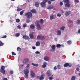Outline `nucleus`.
<instances>
[{
    "instance_id": "nucleus-7",
    "label": "nucleus",
    "mask_w": 80,
    "mask_h": 80,
    "mask_svg": "<svg viewBox=\"0 0 80 80\" xmlns=\"http://www.w3.org/2000/svg\"><path fill=\"white\" fill-rule=\"evenodd\" d=\"M28 61H29V59L28 58H25L24 59L23 61V63H24V64H25L27 63V62H28Z\"/></svg>"
},
{
    "instance_id": "nucleus-24",
    "label": "nucleus",
    "mask_w": 80,
    "mask_h": 80,
    "mask_svg": "<svg viewBox=\"0 0 80 80\" xmlns=\"http://www.w3.org/2000/svg\"><path fill=\"white\" fill-rule=\"evenodd\" d=\"M68 44V45H70L71 44H72V41L71 40H69L67 42Z\"/></svg>"
},
{
    "instance_id": "nucleus-59",
    "label": "nucleus",
    "mask_w": 80,
    "mask_h": 80,
    "mask_svg": "<svg viewBox=\"0 0 80 80\" xmlns=\"http://www.w3.org/2000/svg\"><path fill=\"white\" fill-rule=\"evenodd\" d=\"M53 68L54 69V70H56L57 69V67L56 66H55V67Z\"/></svg>"
},
{
    "instance_id": "nucleus-31",
    "label": "nucleus",
    "mask_w": 80,
    "mask_h": 80,
    "mask_svg": "<svg viewBox=\"0 0 80 80\" xmlns=\"http://www.w3.org/2000/svg\"><path fill=\"white\" fill-rule=\"evenodd\" d=\"M31 65H32L33 66H35V67H38V64H35L33 63L31 64Z\"/></svg>"
},
{
    "instance_id": "nucleus-36",
    "label": "nucleus",
    "mask_w": 80,
    "mask_h": 80,
    "mask_svg": "<svg viewBox=\"0 0 80 80\" xmlns=\"http://www.w3.org/2000/svg\"><path fill=\"white\" fill-rule=\"evenodd\" d=\"M21 10H22V9L21 8H18L17 9V12H20Z\"/></svg>"
},
{
    "instance_id": "nucleus-62",
    "label": "nucleus",
    "mask_w": 80,
    "mask_h": 80,
    "mask_svg": "<svg viewBox=\"0 0 80 80\" xmlns=\"http://www.w3.org/2000/svg\"><path fill=\"white\" fill-rule=\"evenodd\" d=\"M79 70H80V69H79L78 68H76V70L77 71H79Z\"/></svg>"
},
{
    "instance_id": "nucleus-50",
    "label": "nucleus",
    "mask_w": 80,
    "mask_h": 80,
    "mask_svg": "<svg viewBox=\"0 0 80 80\" xmlns=\"http://www.w3.org/2000/svg\"><path fill=\"white\" fill-rule=\"evenodd\" d=\"M48 4H51V3H52V1H51L49 0L48 1Z\"/></svg>"
},
{
    "instance_id": "nucleus-16",
    "label": "nucleus",
    "mask_w": 80,
    "mask_h": 80,
    "mask_svg": "<svg viewBox=\"0 0 80 80\" xmlns=\"http://www.w3.org/2000/svg\"><path fill=\"white\" fill-rule=\"evenodd\" d=\"M35 6L36 7H39V2H35Z\"/></svg>"
},
{
    "instance_id": "nucleus-57",
    "label": "nucleus",
    "mask_w": 80,
    "mask_h": 80,
    "mask_svg": "<svg viewBox=\"0 0 80 80\" xmlns=\"http://www.w3.org/2000/svg\"><path fill=\"white\" fill-rule=\"evenodd\" d=\"M37 78L38 79H39L40 80V77L39 76H38L37 77Z\"/></svg>"
},
{
    "instance_id": "nucleus-34",
    "label": "nucleus",
    "mask_w": 80,
    "mask_h": 80,
    "mask_svg": "<svg viewBox=\"0 0 80 80\" xmlns=\"http://www.w3.org/2000/svg\"><path fill=\"white\" fill-rule=\"evenodd\" d=\"M1 72L3 74H5V70H4L1 71Z\"/></svg>"
},
{
    "instance_id": "nucleus-60",
    "label": "nucleus",
    "mask_w": 80,
    "mask_h": 80,
    "mask_svg": "<svg viewBox=\"0 0 80 80\" xmlns=\"http://www.w3.org/2000/svg\"><path fill=\"white\" fill-rule=\"evenodd\" d=\"M68 22H70V23H72V20H68Z\"/></svg>"
},
{
    "instance_id": "nucleus-5",
    "label": "nucleus",
    "mask_w": 80,
    "mask_h": 80,
    "mask_svg": "<svg viewBox=\"0 0 80 80\" xmlns=\"http://www.w3.org/2000/svg\"><path fill=\"white\" fill-rule=\"evenodd\" d=\"M72 66V65L71 64H69L68 63H66L64 64V67H71Z\"/></svg>"
},
{
    "instance_id": "nucleus-19",
    "label": "nucleus",
    "mask_w": 80,
    "mask_h": 80,
    "mask_svg": "<svg viewBox=\"0 0 80 80\" xmlns=\"http://www.w3.org/2000/svg\"><path fill=\"white\" fill-rule=\"evenodd\" d=\"M30 12L31 13H37V11L34 9L31 10Z\"/></svg>"
},
{
    "instance_id": "nucleus-6",
    "label": "nucleus",
    "mask_w": 80,
    "mask_h": 80,
    "mask_svg": "<svg viewBox=\"0 0 80 80\" xmlns=\"http://www.w3.org/2000/svg\"><path fill=\"white\" fill-rule=\"evenodd\" d=\"M22 37L23 38L25 39V40H29L30 39V38L28 36L25 35H22Z\"/></svg>"
},
{
    "instance_id": "nucleus-25",
    "label": "nucleus",
    "mask_w": 80,
    "mask_h": 80,
    "mask_svg": "<svg viewBox=\"0 0 80 80\" xmlns=\"http://www.w3.org/2000/svg\"><path fill=\"white\" fill-rule=\"evenodd\" d=\"M44 79V77L43 75H41L40 77V80H43Z\"/></svg>"
},
{
    "instance_id": "nucleus-29",
    "label": "nucleus",
    "mask_w": 80,
    "mask_h": 80,
    "mask_svg": "<svg viewBox=\"0 0 80 80\" xmlns=\"http://www.w3.org/2000/svg\"><path fill=\"white\" fill-rule=\"evenodd\" d=\"M76 77L75 76H73L71 78V80H75Z\"/></svg>"
},
{
    "instance_id": "nucleus-20",
    "label": "nucleus",
    "mask_w": 80,
    "mask_h": 80,
    "mask_svg": "<svg viewBox=\"0 0 80 80\" xmlns=\"http://www.w3.org/2000/svg\"><path fill=\"white\" fill-rule=\"evenodd\" d=\"M36 46H40V42L39 41H37L36 43Z\"/></svg>"
},
{
    "instance_id": "nucleus-17",
    "label": "nucleus",
    "mask_w": 80,
    "mask_h": 80,
    "mask_svg": "<svg viewBox=\"0 0 80 80\" xmlns=\"http://www.w3.org/2000/svg\"><path fill=\"white\" fill-rule=\"evenodd\" d=\"M50 19L51 20H53V19H54V15L52 14L50 16Z\"/></svg>"
},
{
    "instance_id": "nucleus-40",
    "label": "nucleus",
    "mask_w": 80,
    "mask_h": 80,
    "mask_svg": "<svg viewBox=\"0 0 80 80\" xmlns=\"http://www.w3.org/2000/svg\"><path fill=\"white\" fill-rule=\"evenodd\" d=\"M27 27V24L25 23L23 25V27L24 28H25V27Z\"/></svg>"
},
{
    "instance_id": "nucleus-42",
    "label": "nucleus",
    "mask_w": 80,
    "mask_h": 80,
    "mask_svg": "<svg viewBox=\"0 0 80 80\" xmlns=\"http://www.w3.org/2000/svg\"><path fill=\"white\" fill-rule=\"evenodd\" d=\"M26 23H29L30 22V19H28L26 20Z\"/></svg>"
},
{
    "instance_id": "nucleus-49",
    "label": "nucleus",
    "mask_w": 80,
    "mask_h": 80,
    "mask_svg": "<svg viewBox=\"0 0 80 80\" xmlns=\"http://www.w3.org/2000/svg\"><path fill=\"white\" fill-rule=\"evenodd\" d=\"M60 5H61V6H62V5H63V3L62 2H60Z\"/></svg>"
},
{
    "instance_id": "nucleus-47",
    "label": "nucleus",
    "mask_w": 80,
    "mask_h": 80,
    "mask_svg": "<svg viewBox=\"0 0 80 80\" xmlns=\"http://www.w3.org/2000/svg\"><path fill=\"white\" fill-rule=\"evenodd\" d=\"M12 55H16V53H15L14 52H12Z\"/></svg>"
},
{
    "instance_id": "nucleus-14",
    "label": "nucleus",
    "mask_w": 80,
    "mask_h": 80,
    "mask_svg": "<svg viewBox=\"0 0 80 80\" xmlns=\"http://www.w3.org/2000/svg\"><path fill=\"white\" fill-rule=\"evenodd\" d=\"M57 34L58 35H61L62 34L61 30H58L57 32Z\"/></svg>"
},
{
    "instance_id": "nucleus-11",
    "label": "nucleus",
    "mask_w": 80,
    "mask_h": 80,
    "mask_svg": "<svg viewBox=\"0 0 80 80\" xmlns=\"http://www.w3.org/2000/svg\"><path fill=\"white\" fill-rule=\"evenodd\" d=\"M50 72V70H48L47 71V75L48 77H50L52 75V73Z\"/></svg>"
},
{
    "instance_id": "nucleus-22",
    "label": "nucleus",
    "mask_w": 80,
    "mask_h": 80,
    "mask_svg": "<svg viewBox=\"0 0 80 80\" xmlns=\"http://www.w3.org/2000/svg\"><path fill=\"white\" fill-rule=\"evenodd\" d=\"M53 6H49L47 8V9H48L49 10H51L52 9H53Z\"/></svg>"
},
{
    "instance_id": "nucleus-8",
    "label": "nucleus",
    "mask_w": 80,
    "mask_h": 80,
    "mask_svg": "<svg viewBox=\"0 0 80 80\" xmlns=\"http://www.w3.org/2000/svg\"><path fill=\"white\" fill-rule=\"evenodd\" d=\"M47 65H48V63L46 62H44L43 63V65H42V68H45V67H47Z\"/></svg>"
},
{
    "instance_id": "nucleus-9",
    "label": "nucleus",
    "mask_w": 80,
    "mask_h": 80,
    "mask_svg": "<svg viewBox=\"0 0 80 80\" xmlns=\"http://www.w3.org/2000/svg\"><path fill=\"white\" fill-rule=\"evenodd\" d=\"M31 75L32 77H35V76H36L35 73H33V71L31 72Z\"/></svg>"
},
{
    "instance_id": "nucleus-39",
    "label": "nucleus",
    "mask_w": 80,
    "mask_h": 80,
    "mask_svg": "<svg viewBox=\"0 0 80 80\" xmlns=\"http://www.w3.org/2000/svg\"><path fill=\"white\" fill-rule=\"evenodd\" d=\"M76 23L77 24H80V20H77L76 22Z\"/></svg>"
},
{
    "instance_id": "nucleus-38",
    "label": "nucleus",
    "mask_w": 80,
    "mask_h": 80,
    "mask_svg": "<svg viewBox=\"0 0 80 80\" xmlns=\"http://www.w3.org/2000/svg\"><path fill=\"white\" fill-rule=\"evenodd\" d=\"M1 69L2 70H3L5 69V66H2L1 67Z\"/></svg>"
},
{
    "instance_id": "nucleus-45",
    "label": "nucleus",
    "mask_w": 80,
    "mask_h": 80,
    "mask_svg": "<svg viewBox=\"0 0 80 80\" xmlns=\"http://www.w3.org/2000/svg\"><path fill=\"white\" fill-rule=\"evenodd\" d=\"M25 78H28V74L25 75Z\"/></svg>"
},
{
    "instance_id": "nucleus-10",
    "label": "nucleus",
    "mask_w": 80,
    "mask_h": 80,
    "mask_svg": "<svg viewBox=\"0 0 80 80\" xmlns=\"http://www.w3.org/2000/svg\"><path fill=\"white\" fill-rule=\"evenodd\" d=\"M70 14V11H66L65 12V15L66 17H67L68 16H69Z\"/></svg>"
},
{
    "instance_id": "nucleus-26",
    "label": "nucleus",
    "mask_w": 80,
    "mask_h": 80,
    "mask_svg": "<svg viewBox=\"0 0 80 80\" xmlns=\"http://www.w3.org/2000/svg\"><path fill=\"white\" fill-rule=\"evenodd\" d=\"M20 33H16L15 34V36L16 37H18L20 36Z\"/></svg>"
},
{
    "instance_id": "nucleus-23",
    "label": "nucleus",
    "mask_w": 80,
    "mask_h": 80,
    "mask_svg": "<svg viewBox=\"0 0 80 80\" xmlns=\"http://www.w3.org/2000/svg\"><path fill=\"white\" fill-rule=\"evenodd\" d=\"M24 11H25L24 10H23L22 11H21L20 12V15H23V13Z\"/></svg>"
},
{
    "instance_id": "nucleus-30",
    "label": "nucleus",
    "mask_w": 80,
    "mask_h": 80,
    "mask_svg": "<svg viewBox=\"0 0 80 80\" xmlns=\"http://www.w3.org/2000/svg\"><path fill=\"white\" fill-rule=\"evenodd\" d=\"M37 39L38 40H41V36L40 35H38L37 38Z\"/></svg>"
},
{
    "instance_id": "nucleus-33",
    "label": "nucleus",
    "mask_w": 80,
    "mask_h": 80,
    "mask_svg": "<svg viewBox=\"0 0 80 80\" xmlns=\"http://www.w3.org/2000/svg\"><path fill=\"white\" fill-rule=\"evenodd\" d=\"M40 23L42 25L43 23V19H41L40 20Z\"/></svg>"
},
{
    "instance_id": "nucleus-56",
    "label": "nucleus",
    "mask_w": 80,
    "mask_h": 80,
    "mask_svg": "<svg viewBox=\"0 0 80 80\" xmlns=\"http://www.w3.org/2000/svg\"><path fill=\"white\" fill-rule=\"evenodd\" d=\"M60 11H61V12L62 13H64V12L63 11V10H61Z\"/></svg>"
},
{
    "instance_id": "nucleus-37",
    "label": "nucleus",
    "mask_w": 80,
    "mask_h": 80,
    "mask_svg": "<svg viewBox=\"0 0 80 80\" xmlns=\"http://www.w3.org/2000/svg\"><path fill=\"white\" fill-rule=\"evenodd\" d=\"M16 21L17 23H19V22H20V19L18 18L16 19Z\"/></svg>"
},
{
    "instance_id": "nucleus-41",
    "label": "nucleus",
    "mask_w": 80,
    "mask_h": 80,
    "mask_svg": "<svg viewBox=\"0 0 80 80\" xmlns=\"http://www.w3.org/2000/svg\"><path fill=\"white\" fill-rule=\"evenodd\" d=\"M56 46L57 47H59L60 48L62 45H61L60 44H57Z\"/></svg>"
},
{
    "instance_id": "nucleus-3",
    "label": "nucleus",
    "mask_w": 80,
    "mask_h": 80,
    "mask_svg": "<svg viewBox=\"0 0 80 80\" xmlns=\"http://www.w3.org/2000/svg\"><path fill=\"white\" fill-rule=\"evenodd\" d=\"M39 21L38 20L35 22V24H36V25H37V29L38 30H40L41 29V27H40V24H39Z\"/></svg>"
},
{
    "instance_id": "nucleus-46",
    "label": "nucleus",
    "mask_w": 80,
    "mask_h": 80,
    "mask_svg": "<svg viewBox=\"0 0 80 80\" xmlns=\"http://www.w3.org/2000/svg\"><path fill=\"white\" fill-rule=\"evenodd\" d=\"M57 67L58 68H59V69H60V68H61L60 67V65H57Z\"/></svg>"
},
{
    "instance_id": "nucleus-43",
    "label": "nucleus",
    "mask_w": 80,
    "mask_h": 80,
    "mask_svg": "<svg viewBox=\"0 0 80 80\" xmlns=\"http://www.w3.org/2000/svg\"><path fill=\"white\" fill-rule=\"evenodd\" d=\"M3 42L1 41H0V46H3Z\"/></svg>"
},
{
    "instance_id": "nucleus-58",
    "label": "nucleus",
    "mask_w": 80,
    "mask_h": 80,
    "mask_svg": "<svg viewBox=\"0 0 80 80\" xmlns=\"http://www.w3.org/2000/svg\"><path fill=\"white\" fill-rule=\"evenodd\" d=\"M2 38H7V36L5 35L4 36L2 37Z\"/></svg>"
},
{
    "instance_id": "nucleus-35",
    "label": "nucleus",
    "mask_w": 80,
    "mask_h": 80,
    "mask_svg": "<svg viewBox=\"0 0 80 80\" xmlns=\"http://www.w3.org/2000/svg\"><path fill=\"white\" fill-rule=\"evenodd\" d=\"M17 50L18 52H20L21 51V48L20 47H18L17 48Z\"/></svg>"
},
{
    "instance_id": "nucleus-28",
    "label": "nucleus",
    "mask_w": 80,
    "mask_h": 80,
    "mask_svg": "<svg viewBox=\"0 0 80 80\" xmlns=\"http://www.w3.org/2000/svg\"><path fill=\"white\" fill-rule=\"evenodd\" d=\"M64 28H65V26H62L59 29L60 30H62V31H64Z\"/></svg>"
},
{
    "instance_id": "nucleus-55",
    "label": "nucleus",
    "mask_w": 80,
    "mask_h": 80,
    "mask_svg": "<svg viewBox=\"0 0 80 80\" xmlns=\"http://www.w3.org/2000/svg\"><path fill=\"white\" fill-rule=\"evenodd\" d=\"M10 72L11 74H13V71L11 70L10 71Z\"/></svg>"
},
{
    "instance_id": "nucleus-12",
    "label": "nucleus",
    "mask_w": 80,
    "mask_h": 80,
    "mask_svg": "<svg viewBox=\"0 0 80 80\" xmlns=\"http://www.w3.org/2000/svg\"><path fill=\"white\" fill-rule=\"evenodd\" d=\"M64 5L65 7H67V8H69L70 6V2L69 3H66L64 4Z\"/></svg>"
},
{
    "instance_id": "nucleus-21",
    "label": "nucleus",
    "mask_w": 80,
    "mask_h": 80,
    "mask_svg": "<svg viewBox=\"0 0 80 80\" xmlns=\"http://www.w3.org/2000/svg\"><path fill=\"white\" fill-rule=\"evenodd\" d=\"M29 73V71L28 70H27L24 71V74L25 75H28Z\"/></svg>"
},
{
    "instance_id": "nucleus-27",
    "label": "nucleus",
    "mask_w": 80,
    "mask_h": 80,
    "mask_svg": "<svg viewBox=\"0 0 80 80\" xmlns=\"http://www.w3.org/2000/svg\"><path fill=\"white\" fill-rule=\"evenodd\" d=\"M29 37L30 38H33V34H29Z\"/></svg>"
},
{
    "instance_id": "nucleus-1",
    "label": "nucleus",
    "mask_w": 80,
    "mask_h": 80,
    "mask_svg": "<svg viewBox=\"0 0 80 80\" xmlns=\"http://www.w3.org/2000/svg\"><path fill=\"white\" fill-rule=\"evenodd\" d=\"M24 16H26L27 18L28 19L32 18V13L30 12H28L25 13Z\"/></svg>"
},
{
    "instance_id": "nucleus-15",
    "label": "nucleus",
    "mask_w": 80,
    "mask_h": 80,
    "mask_svg": "<svg viewBox=\"0 0 80 80\" xmlns=\"http://www.w3.org/2000/svg\"><path fill=\"white\" fill-rule=\"evenodd\" d=\"M35 26L33 24H31L30 26V28L31 29H35Z\"/></svg>"
},
{
    "instance_id": "nucleus-63",
    "label": "nucleus",
    "mask_w": 80,
    "mask_h": 80,
    "mask_svg": "<svg viewBox=\"0 0 80 80\" xmlns=\"http://www.w3.org/2000/svg\"><path fill=\"white\" fill-rule=\"evenodd\" d=\"M3 80H8V79L7 78H4L3 79Z\"/></svg>"
},
{
    "instance_id": "nucleus-51",
    "label": "nucleus",
    "mask_w": 80,
    "mask_h": 80,
    "mask_svg": "<svg viewBox=\"0 0 80 80\" xmlns=\"http://www.w3.org/2000/svg\"><path fill=\"white\" fill-rule=\"evenodd\" d=\"M17 27L18 28H19V29H20V28H21V26L20 25H18L17 26Z\"/></svg>"
},
{
    "instance_id": "nucleus-4",
    "label": "nucleus",
    "mask_w": 80,
    "mask_h": 80,
    "mask_svg": "<svg viewBox=\"0 0 80 80\" xmlns=\"http://www.w3.org/2000/svg\"><path fill=\"white\" fill-rule=\"evenodd\" d=\"M56 46L55 45H52L51 47L52 49H50V51H52V52H55V51Z\"/></svg>"
},
{
    "instance_id": "nucleus-54",
    "label": "nucleus",
    "mask_w": 80,
    "mask_h": 80,
    "mask_svg": "<svg viewBox=\"0 0 80 80\" xmlns=\"http://www.w3.org/2000/svg\"><path fill=\"white\" fill-rule=\"evenodd\" d=\"M35 53L36 54H40V52L38 51H36V52H35Z\"/></svg>"
},
{
    "instance_id": "nucleus-2",
    "label": "nucleus",
    "mask_w": 80,
    "mask_h": 80,
    "mask_svg": "<svg viewBox=\"0 0 80 80\" xmlns=\"http://www.w3.org/2000/svg\"><path fill=\"white\" fill-rule=\"evenodd\" d=\"M48 2V0H43V2H41L40 5L42 7V8H44L46 7L47 5L46 4V3Z\"/></svg>"
},
{
    "instance_id": "nucleus-44",
    "label": "nucleus",
    "mask_w": 80,
    "mask_h": 80,
    "mask_svg": "<svg viewBox=\"0 0 80 80\" xmlns=\"http://www.w3.org/2000/svg\"><path fill=\"white\" fill-rule=\"evenodd\" d=\"M57 17H61V14L59 13H58L57 14Z\"/></svg>"
},
{
    "instance_id": "nucleus-52",
    "label": "nucleus",
    "mask_w": 80,
    "mask_h": 80,
    "mask_svg": "<svg viewBox=\"0 0 80 80\" xmlns=\"http://www.w3.org/2000/svg\"><path fill=\"white\" fill-rule=\"evenodd\" d=\"M49 80H53V77H50L49 78Z\"/></svg>"
},
{
    "instance_id": "nucleus-48",
    "label": "nucleus",
    "mask_w": 80,
    "mask_h": 80,
    "mask_svg": "<svg viewBox=\"0 0 80 80\" xmlns=\"http://www.w3.org/2000/svg\"><path fill=\"white\" fill-rule=\"evenodd\" d=\"M74 2H75V3H79V1H78V0H75Z\"/></svg>"
},
{
    "instance_id": "nucleus-13",
    "label": "nucleus",
    "mask_w": 80,
    "mask_h": 80,
    "mask_svg": "<svg viewBox=\"0 0 80 80\" xmlns=\"http://www.w3.org/2000/svg\"><path fill=\"white\" fill-rule=\"evenodd\" d=\"M44 59L46 61H48V60H50V58L47 56L44 57Z\"/></svg>"
},
{
    "instance_id": "nucleus-53",
    "label": "nucleus",
    "mask_w": 80,
    "mask_h": 80,
    "mask_svg": "<svg viewBox=\"0 0 80 80\" xmlns=\"http://www.w3.org/2000/svg\"><path fill=\"white\" fill-rule=\"evenodd\" d=\"M29 66H30V65L29 64H27V65L26 66V68H29Z\"/></svg>"
},
{
    "instance_id": "nucleus-64",
    "label": "nucleus",
    "mask_w": 80,
    "mask_h": 80,
    "mask_svg": "<svg viewBox=\"0 0 80 80\" xmlns=\"http://www.w3.org/2000/svg\"><path fill=\"white\" fill-rule=\"evenodd\" d=\"M78 33H80V29L78 30Z\"/></svg>"
},
{
    "instance_id": "nucleus-61",
    "label": "nucleus",
    "mask_w": 80,
    "mask_h": 80,
    "mask_svg": "<svg viewBox=\"0 0 80 80\" xmlns=\"http://www.w3.org/2000/svg\"><path fill=\"white\" fill-rule=\"evenodd\" d=\"M32 48L33 50H35V49H36V47H33Z\"/></svg>"
},
{
    "instance_id": "nucleus-32",
    "label": "nucleus",
    "mask_w": 80,
    "mask_h": 80,
    "mask_svg": "<svg viewBox=\"0 0 80 80\" xmlns=\"http://www.w3.org/2000/svg\"><path fill=\"white\" fill-rule=\"evenodd\" d=\"M41 40H45V37L43 36H41Z\"/></svg>"
},
{
    "instance_id": "nucleus-18",
    "label": "nucleus",
    "mask_w": 80,
    "mask_h": 80,
    "mask_svg": "<svg viewBox=\"0 0 80 80\" xmlns=\"http://www.w3.org/2000/svg\"><path fill=\"white\" fill-rule=\"evenodd\" d=\"M63 2L65 3H70V1L69 0H62Z\"/></svg>"
}]
</instances>
